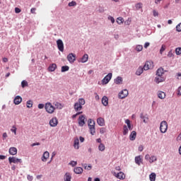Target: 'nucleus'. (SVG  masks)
Instances as JSON below:
<instances>
[{
  "label": "nucleus",
  "instance_id": "1",
  "mask_svg": "<svg viewBox=\"0 0 181 181\" xmlns=\"http://www.w3.org/2000/svg\"><path fill=\"white\" fill-rule=\"evenodd\" d=\"M165 71H163V69H158L156 71V77L154 79V81L159 84V83H163V81H165V78L162 77L163 76V74Z\"/></svg>",
  "mask_w": 181,
  "mask_h": 181
},
{
  "label": "nucleus",
  "instance_id": "2",
  "mask_svg": "<svg viewBox=\"0 0 181 181\" xmlns=\"http://www.w3.org/2000/svg\"><path fill=\"white\" fill-rule=\"evenodd\" d=\"M84 104H86V100H84V98H79L78 102L74 104V108L75 111H81Z\"/></svg>",
  "mask_w": 181,
  "mask_h": 181
},
{
  "label": "nucleus",
  "instance_id": "3",
  "mask_svg": "<svg viewBox=\"0 0 181 181\" xmlns=\"http://www.w3.org/2000/svg\"><path fill=\"white\" fill-rule=\"evenodd\" d=\"M45 109L48 114H53L54 112V110H56V107L52 105L50 103H45Z\"/></svg>",
  "mask_w": 181,
  "mask_h": 181
},
{
  "label": "nucleus",
  "instance_id": "4",
  "mask_svg": "<svg viewBox=\"0 0 181 181\" xmlns=\"http://www.w3.org/2000/svg\"><path fill=\"white\" fill-rule=\"evenodd\" d=\"M160 131L161 134L166 133L168 131V122L166 121H162L160 125Z\"/></svg>",
  "mask_w": 181,
  "mask_h": 181
},
{
  "label": "nucleus",
  "instance_id": "5",
  "mask_svg": "<svg viewBox=\"0 0 181 181\" xmlns=\"http://www.w3.org/2000/svg\"><path fill=\"white\" fill-rule=\"evenodd\" d=\"M111 78H112V74L110 73L102 80V84H108Z\"/></svg>",
  "mask_w": 181,
  "mask_h": 181
},
{
  "label": "nucleus",
  "instance_id": "6",
  "mask_svg": "<svg viewBox=\"0 0 181 181\" xmlns=\"http://www.w3.org/2000/svg\"><path fill=\"white\" fill-rule=\"evenodd\" d=\"M8 162L9 163H22V159L16 158V157H9Z\"/></svg>",
  "mask_w": 181,
  "mask_h": 181
},
{
  "label": "nucleus",
  "instance_id": "7",
  "mask_svg": "<svg viewBox=\"0 0 181 181\" xmlns=\"http://www.w3.org/2000/svg\"><path fill=\"white\" fill-rule=\"evenodd\" d=\"M57 47L59 52H64V44L62 40H58L57 41Z\"/></svg>",
  "mask_w": 181,
  "mask_h": 181
},
{
  "label": "nucleus",
  "instance_id": "8",
  "mask_svg": "<svg viewBox=\"0 0 181 181\" xmlns=\"http://www.w3.org/2000/svg\"><path fill=\"white\" fill-rule=\"evenodd\" d=\"M78 121L79 127H84V124H86V116L85 115L79 116Z\"/></svg>",
  "mask_w": 181,
  "mask_h": 181
},
{
  "label": "nucleus",
  "instance_id": "9",
  "mask_svg": "<svg viewBox=\"0 0 181 181\" xmlns=\"http://www.w3.org/2000/svg\"><path fill=\"white\" fill-rule=\"evenodd\" d=\"M58 124H59V120L57 119V117H52L49 120L50 127H57Z\"/></svg>",
  "mask_w": 181,
  "mask_h": 181
},
{
  "label": "nucleus",
  "instance_id": "10",
  "mask_svg": "<svg viewBox=\"0 0 181 181\" xmlns=\"http://www.w3.org/2000/svg\"><path fill=\"white\" fill-rule=\"evenodd\" d=\"M114 176L117 177V179H119L120 180H124L125 179V174L122 172H119V173H113Z\"/></svg>",
  "mask_w": 181,
  "mask_h": 181
},
{
  "label": "nucleus",
  "instance_id": "11",
  "mask_svg": "<svg viewBox=\"0 0 181 181\" xmlns=\"http://www.w3.org/2000/svg\"><path fill=\"white\" fill-rule=\"evenodd\" d=\"M128 90L124 89L119 93V98H120L122 100L124 98H126V97H128Z\"/></svg>",
  "mask_w": 181,
  "mask_h": 181
},
{
  "label": "nucleus",
  "instance_id": "12",
  "mask_svg": "<svg viewBox=\"0 0 181 181\" xmlns=\"http://www.w3.org/2000/svg\"><path fill=\"white\" fill-rule=\"evenodd\" d=\"M153 62L152 61H147L146 62L145 64L144 65L143 69H153Z\"/></svg>",
  "mask_w": 181,
  "mask_h": 181
},
{
  "label": "nucleus",
  "instance_id": "13",
  "mask_svg": "<svg viewBox=\"0 0 181 181\" xmlns=\"http://www.w3.org/2000/svg\"><path fill=\"white\" fill-rule=\"evenodd\" d=\"M67 59L69 63H74L76 62V54L73 53L68 54Z\"/></svg>",
  "mask_w": 181,
  "mask_h": 181
},
{
  "label": "nucleus",
  "instance_id": "14",
  "mask_svg": "<svg viewBox=\"0 0 181 181\" xmlns=\"http://www.w3.org/2000/svg\"><path fill=\"white\" fill-rule=\"evenodd\" d=\"M13 103L16 105H19L22 103V98L19 95L16 96L13 100Z\"/></svg>",
  "mask_w": 181,
  "mask_h": 181
},
{
  "label": "nucleus",
  "instance_id": "15",
  "mask_svg": "<svg viewBox=\"0 0 181 181\" xmlns=\"http://www.w3.org/2000/svg\"><path fill=\"white\" fill-rule=\"evenodd\" d=\"M49 153H48V151H45L44 152L42 156V162H47V159H49Z\"/></svg>",
  "mask_w": 181,
  "mask_h": 181
},
{
  "label": "nucleus",
  "instance_id": "16",
  "mask_svg": "<svg viewBox=\"0 0 181 181\" xmlns=\"http://www.w3.org/2000/svg\"><path fill=\"white\" fill-rule=\"evenodd\" d=\"M142 156H139L135 157V163L139 166H141V163H142Z\"/></svg>",
  "mask_w": 181,
  "mask_h": 181
},
{
  "label": "nucleus",
  "instance_id": "17",
  "mask_svg": "<svg viewBox=\"0 0 181 181\" xmlns=\"http://www.w3.org/2000/svg\"><path fill=\"white\" fill-rule=\"evenodd\" d=\"M97 122L100 125V127H104V125H105V121L103 117L98 118Z\"/></svg>",
  "mask_w": 181,
  "mask_h": 181
},
{
  "label": "nucleus",
  "instance_id": "18",
  "mask_svg": "<svg viewBox=\"0 0 181 181\" xmlns=\"http://www.w3.org/2000/svg\"><path fill=\"white\" fill-rule=\"evenodd\" d=\"M88 61V54H85L80 59L79 62L81 63H86Z\"/></svg>",
  "mask_w": 181,
  "mask_h": 181
},
{
  "label": "nucleus",
  "instance_id": "19",
  "mask_svg": "<svg viewBox=\"0 0 181 181\" xmlns=\"http://www.w3.org/2000/svg\"><path fill=\"white\" fill-rule=\"evenodd\" d=\"M74 171L76 175H81V173H83V168L76 167L74 169Z\"/></svg>",
  "mask_w": 181,
  "mask_h": 181
},
{
  "label": "nucleus",
  "instance_id": "20",
  "mask_svg": "<svg viewBox=\"0 0 181 181\" xmlns=\"http://www.w3.org/2000/svg\"><path fill=\"white\" fill-rule=\"evenodd\" d=\"M10 155H16L18 153V149L15 147H11L9 148Z\"/></svg>",
  "mask_w": 181,
  "mask_h": 181
},
{
  "label": "nucleus",
  "instance_id": "21",
  "mask_svg": "<svg viewBox=\"0 0 181 181\" xmlns=\"http://www.w3.org/2000/svg\"><path fill=\"white\" fill-rule=\"evenodd\" d=\"M129 139L130 141H135V139H136V132H132L131 134L129 135Z\"/></svg>",
  "mask_w": 181,
  "mask_h": 181
},
{
  "label": "nucleus",
  "instance_id": "22",
  "mask_svg": "<svg viewBox=\"0 0 181 181\" xmlns=\"http://www.w3.org/2000/svg\"><path fill=\"white\" fill-rule=\"evenodd\" d=\"M158 98H160V100H163L166 97V93H165L163 91H158Z\"/></svg>",
  "mask_w": 181,
  "mask_h": 181
},
{
  "label": "nucleus",
  "instance_id": "23",
  "mask_svg": "<svg viewBox=\"0 0 181 181\" xmlns=\"http://www.w3.org/2000/svg\"><path fill=\"white\" fill-rule=\"evenodd\" d=\"M55 108H57V110H62L63 108V105H62V103H59V102H55L53 103Z\"/></svg>",
  "mask_w": 181,
  "mask_h": 181
},
{
  "label": "nucleus",
  "instance_id": "24",
  "mask_svg": "<svg viewBox=\"0 0 181 181\" xmlns=\"http://www.w3.org/2000/svg\"><path fill=\"white\" fill-rule=\"evenodd\" d=\"M102 104L105 106L107 107V105H108V98H107V96H104L102 98Z\"/></svg>",
  "mask_w": 181,
  "mask_h": 181
},
{
  "label": "nucleus",
  "instance_id": "25",
  "mask_svg": "<svg viewBox=\"0 0 181 181\" xmlns=\"http://www.w3.org/2000/svg\"><path fill=\"white\" fill-rule=\"evenodd\" d=\"M74 147L75 149H78L80 148L78 138L75 139L74 143Z\"/></svg>",
  "mask_w": 181,
  "mask_h": 181
},
{
  "label": "nucleus",
  "instance_id": "26",
  "mask_svg": "<svg viewBox=\"0 0 181 181\" xmlns=\"http://www.w3.org/2000/svg\"><path fill=\"white\" fill-rule=\"evenodd\" d=\"M125 124H127V127L129 129V130L132 131L133 127H132V126H131V121H129V119H127L125 120Z\"/></svg>",
  "mask_w": 181,
  "mask_h": 181
},
{
  "label": "nucleus",
  "instance_id": "27",
  "mask_svg": "<svg viewBox=\"0 0 181 181\" xmlns=\"http://www.w3.org/2000/svg\"><path fill=\"white\" fill-rule=\"evenodd\" d=\"M88 127H95V122H94V120H93L91 119H89L88 120Z\"/></svg>",
  "mask_w": 181,
  "mask_h": 181
},
{
  "label": "nucleus",
  "instance_id": "28",
  "mask_svg": "<svg viewBox=\"0 0 181 181\" xmlns=\"http://www.w3.org/2000/svg\"><path fill=\"white\" fill-rule=\"evenodd\" d=\"M115 84H122V77L118 76L115 79Z\"/></svg>",
  "mask_w": 181,
  "mask_h": 181
},
{
  "label": "nucleus",
  "instance_id": "29",
  "mask_svg": "<svg viewBox=\"0 0 181 181\" xmlns=\"http://www.w3.org/2000/svg\"><path fill=\"white\" fill-rule=\"evenodd\" d=\"M149 179L151 181H156V174L155 173H152L149 175Z\"/></svg>",
  "mask_w": 181,
  "mask_h": 181
},
{
  "label": "nucleus",
  "instance_id": "30",
  "mask_svg": "<svg viewBox=\"0 0 181 181\" xmlns=\"http://www.w3.org/2000/svg\"><path fill=\"white\" fill-rule=\"evenodd\" d=\"M64 180L65 181H71V175H70V173H66L64 175Z\"/></svg>",
  "mask_w": 181,
  "mask_h": 181
},
{
  "label": "nucleus",
  "instance_id": "31",
  "mask_svg": "<svg viewBox=\"0 0 181 181\" xmlns=\"http://www.w3.org/2000/svg\"><path fill=\"white\" fill-rule=\"evenodd\" d=\"M98 149L99 151H100L101 152H104V151H105V145H104L103 144H100L98 146Z\"/></svg>",
  "mask_w": 181,
  "mask_h": 181
},
{
  "label": "nucleus",
  "instance_id": "32",
  "mask_svg": "<svg viewBox=\"0 0 181 181\" xmlns=\"http://www.w3.org/2000/svg\"><path fill=\"white\" fill-rule=\"evenodd\" d=\"M156 160H158V158H156V156H152L150 158L149 163H153V162H156Z\"/></svg>",
  "mask_w": 181,
  "mask_h": 181
},
{
  "label": "nucleus",
  "instance_id": "33",
  "mask_svg": "<svg viewBox=\"0 0 181 181\" xmlns=\"http://www.w3.org/2000/svg\"><path fill=\"white\" fill-rule=\"evenodd\" d=\"M89 129L91 135H94V134H95V126L89 127Z\"/></svg>",
  "mask_w": 181,
  "mask_h": 181
},
{
  "label": "nucleus",
  "instance_id": "34",
  "mask_svg": "<svg viewBox=\"0 0 181 181\" xmlns=\"http://www.w3.org/2000/svg\"><path fill=\"white\" fill-rule=\"evenodd\" d=\"M33 107V101L28 100L27 101V108H32Z\"/></svg>",
  "mask_w": 181,
  "mask_h": 181
},
{
  "label": "nucleus",
  "instance_id": "35",
  "mask_svg": "<svg viewBox=\"0 0 181 181\" xmlns=\"http://www.w3.org/2000/svg\"><path fill=\"white\" fill-rule=\"evenodd\" d=\"M141 119H143L144 122L146 124L148 122V117L144 116V114H141Z\"/></svg>",
  "mask_w": 181,
  "mask_h": 181
},
{
  "label": "nucleus",
  "instance_id": "36",
  "mask_svg": "<svg viewBox=\"0 0 181 181\" xmlns=\"http://www.w3.org/2000/svg\"><path fill=\"white\" fill-rule=\"evenodd\" d=\"M83 168L86 170H91V165H87V164H83Z\"/></svg>",
  "mask_w": 181,
  "mask_h": 181
},
{
  "label": "nucleus",
  "instance_id": "37",
  "mask_svg": "<svg viewBox=\"0 0 181 181\" xmlns=\"http://www.w3.org/2000/svg\"><path fill=\"white\" fill-rule=\"evenodd\" d=\"M128 127L127 125H124L123 127V135H127L128 134Z\"/></svg>",
  "mask_w": 181,
  "mask_h": 181
},
{
  "label": "nucleus",
  "instance_id": "38",
  "mask_svg": "<svg viewBox=\"0 0 181 181\" xmlns=\"http://www.w3.org/2000/svg\"><path fill=\"white\" fill-rule=\"evenodd\" d=\"M144 73V69H138L136 71V76H141Z\"/></svg>",
  "mask_w": 181,
  "mask_h": 181
},
{
  "label": "nucleus",
  "instance_id": "39",
  "mask_svg": "<svg viewBox=\"0 0 181 181\" xmlns=\"http://www.w3.org/2000/svg\"><path fill=\"white\" fill-rule=\"evenodd\" d=\"M135 6H136V9L137 11H139V9H141V8H142V6H143V4H142V3H138V4H136L135 5Z\"/></svg>",
  "mask_w": 181,
  "mask_h": 181
},
{
  "label": "nucleus",
  "instance_id": "40",
  "mask_svg": "<svg viewBox=\"0 0 181 181\" xmlns=\"http://www.w3.org/2000/svg\"><path fill=\"white\" fill-rule=\"evenodd\" d=\"M175 53L177 56H180L181 54V47H177L175 49Z\"/></svg>",
  "mask_w": 181,
  "mask_h": 181
},
{
  "label": "nucleus",
  "instance_id": "41",
  "mask_svg": "<svg viewBox=\"0 0 181 181\" xmlns=\"http://www.w3.org/2000/svg\"><path fill=\"white\" fill-rule=\"evenodd\" d=\"M144 47L142 45H137L136 47V52H142Z\"/></svg>",
  "mask_w": 181,
  "mask_h": 181
},
{
  "label": "nucleus",
  "instance_id": "42",
  "mask_svg": "<svg viewBox=\"0 0 181 181\" xmlns=\"http://www.w3.org/2000/svg\"><path fill=\"white\" fill-rule=\"evenodd\" d=\"M21 87H23V88H25V87H28V81H23L21 82Z\"/></svg>",
  "mask_w": 181,
  "mask_h": 181
},
{
  "label": "nucleus",
  "instance_id": "43",
  "mask_svg": "<svg viewBox=\"0 0 181 181\" xmlns=\"http://www.w3.org/2000/svg\"><path fill=\"white\" fill-rule=\"evenodd\" d=\"M18 129L16 128V126L13 125L12 127V129H11V132H13L14 135H16V130Z\"/></svg>",
  "mask_w": 181,
  "mask_h": 181
},
{
  "label": "nucleus",
  "instance_id": "44",
  "mask_svg": "<svg viewBox=\"0 0 181 181\" xmlns=\"http://www.w3.org/2000/svg\"><path fill=\"white\" fill-rule=\"evenodd\" d=\"M165 49H166V47L165 45H162V47L160 49V54H162V53H163V52H165Z\"/></svg>",
  "mask_w": 181,
  "mask_h": 181
},
{
  "label": "nucleus",
  "instance_id": "45",
  "mask_svg": "<svg viewBox=\"0 0 181 181\" xmlns=\"http://www.w3.org/2000/svg\"><path fill=\"white\" fill-rule=\"evenodd\" d=\"M107 129H105V127H102L100 129V134H105Z\"/></svg>",
  "mask_w": 181,
  "mask_h": 181
},
{
  "label": "nucleus",
  "instance_id": "46",
  "mask_svg": "<svg viewBox=\"0 0 181 181\" xmlns=\"http://www.w3.org/2000/svg\"><path fill=\"white\" fill-rule=\"evenodd\" d=\"M122 21H124V19L122 18H121V17H119L118 18H117V23L119 24V25H121V23H122Z\"/></svg>",
  "mask_w": 181,
  "mask_h": 181
},
{
  "label": "nucleus",
  "instance_id": "47",
  "mask_svg": "<svg viewBox=\"0 0 181 181\" xmlns=\"http://www.w3.org/2000/svg\"><path fill=\"white\" fill-rule=\"evenodd\" d=\"M153 15L155 18H156V16H159V13L158 11H156V10H153Z\"/></svg>",
  "mask_w": 181,
  "mask_h": 181
},
{
  "label": "nucleus",
  "instance_id": "48",
  "mask_svg": "<svg viewBox=\"0 0 181 181\" xmlns=\"http://www.w3.org/2000/svg\"><path fill=\"white\" fill-rule=\"evenodd\" d=\"M176 30L177 32H181V23L176 26Z\"/></svg>",
  "mask_w": 181,
  "mask_h": 181
},
{
  "label": "nucleus",
  "instance_id": "49",
  "mask_svg": "<svg viewBox=\"0 0 181 181\" xmlns=\"http://www.w3.org/2000/svg\"><path fill=\"white\" fill-rule=\"evenodd\" d=\"M76 5H77V3H76V1H71L69 3V6H76Z\"/></svg>",
  "mask_w": 181,
  "mask_h": 181
},
{
  "label": "nucleus",
  "instance_id": "50",
  "mask_svg": "<svg viewBox=\"0 0 181 181\" xmlns=\"http://www.w3.org/2000/svg\"><path fill=\"white\" fill-rule=\"evenodd\" d=\"M48 69H57V65H56V64H52L48 67Z\"/></svg>",
  "mask_w": 181,
  "mask_h": 181
},
{
  "label": "nucleus",
  "instance_id": "51",
  "mask_svg": "<svg viewBox=\"0 0 181 181\" xmlns=\"http://www.w3.org/2000/svg\"><path fill=\"white\" fill-rule=\"evenodd\" d=\"M69 165H71V166H76L77 165V161H71L69 163Z\"/></svg>",
  "mask_w": 181,
  "mask_h": 181
},
{
  "label": "nucleus",
  "instance_id": "52",
  "mask_svg": "<svg viewBox=\"0 0 181 181\" xmlns=\"http://www.w3.org/2000/svg\"><path fill=\"white\" fill-rule=\"evenodd\" d=\"M167 56H168V57H173V52H172V50L168 52V54Z\"/></svg>",
  "mask_w": 181,
  "mask_h": 181
},
{
  "label": "nucleus",
  "instance_id": "53",
  "mask_svg": "<svg viewBox=\"0 0 181 181\" xmlns=\"http://www.w3.org/2000/svg\"><path fill=\"white\" fill-rule=\"evenodd\" d=\"M21 11H22L21 10V8H18V7H16V8H15V12H16V13H21Z\"/></svg>",
  "mask_w": 181,
  "mask_h": 181
},
{
  "label": "nucleus",
  "instance_id": "54",
  "mask_svg": "<svg viewBox=\"0 0 181 181\" xmlns=\"http://www.w3.org/2000/svg\"><path fill=\"white\" fill-rule=\"evenodd\" d=\"M27 179H28V180H29V181H32V180H33V177L32 175H28L27 176Z\"/></svg>",
  "mask_w": 181,
  "mask_h": 181
},
{
  "label": "nucleus",
  "instance_id": "55",
  "mask_svg": "<svg viewBox=\"0 0 181 181\" xmlns=\"http://www.w3.org/2000/svg\"><path fill=\"white\" fill-rule=\"evenodd\" d=\"M80 114H83V112H77L76 114H75V115H74L72 116V118H73V119L76 118V117H77V115H80Z\"/></svg>",
  "mask_w": 181,
  "mask_h": 181
},
{
  "label": "nucleus",
  "instance_id": "56",
  "mask_svg": "<svg viewBox=\"0 0 181 181\" xmlns=\"http://www.w3.org/2000/svg\"><path fill=\"white\" fill-rule=\"evenodd\" d=\"M38 108H39L40 110H42V109L45 108V105H44V104H42V103H40V104L38 105Z\"/></svg>",
  "mask_w": 181,
  "mask_h": 181
},
{
  "label": "nucleus",
  "instance_id": "57",
  "mask_svg": "<svg viewBox=\"0 0 181 181\" xmlns=\"http://www.w3.org/2000/svg\"><path fill=\"white\" fill-rule=\"evenodd\" d=\"M145 160H151V156H149V154H146L145 156Z\"/></svg>",
  "mask_w": 181,
  "mask_h": 181
},
{
  "label": "nucleus",
  "instance_id": "58",
  "mask_svg": "<svg viewBox=\"0 0 181 181\" xmlns=\"http://www.w3.org/2000/svg\"><path fill=\"white\" fill-rule=\"evenodd\" d=\"M30 12H31V13L35 14L36 13V8H32L30 9Z\"/></svg>",
  "mask_w": 181,
  "mask_h": 181
},
{
  "label": "nucleus",
  "instance_id": "59",
  "mask_svg": "<svg viewBox=\"0 0 181 181\" xmlns=\"http://www.w3.org/2000/svg\"><path fill=\"white\" fill-rule=\"evenodd\" d=\"M39 145H40V143L37 142V143H33V144H31V146H39Z\"/></svg>",
  "mask_w": 181,
  "mask_h": 181
},
{
  "label": "nucleus",
  "instance_id": "60",
  "mask_svg": "<svg viewBox=\"0 0 181 181\" xmlns=\"http://www.w3.org/2000/svg\"><path fill=\"white\" fill-rule=\"evenodd\" d=\"M177 95H181V86H180L177 89Z\"/></svg>",
  "mask_w": 181,
  "mask_h": 181
},
{
  "label": "nucleus",
  "instance_id": "61",
  "mask_svg": "<svg viewBox=\"0 0 181 181\" xmlns=\"http://www.w3.org/2000/svg\"><path fill=\"white\" fill-rule=\"evenodd\" d=\"M149 45H150L149 42H146V43L144 44V48H145V49H147L148 47H149Z\"/></svg>",
  "mask_w": 181,
  "mask_h": 181
},
{
  "label": "nucleus",
  "instance_id": "62",
  "mask_svg": "<svg viewBox=\"0 0 181 181\" xmlns=\"http://www.w3.org/2000/svg\"><path fill=\"white\" fill-rule=\"evenodd\" d=\"M139 152H142V151H144V146H140L139 147Z\"/></svg>",
  "mask_w": 181,
  "mask_h": 181
},
{
  "label": "nucleus",
  "instance_id": "63",
  "mask_svg": "<svg viewBox=\"0 0 181 181\" xmlns=\"http://www.w3.org/2000/svg\"><path fill=\"white\" fill-rule=\"evenodd\" d=\"M6 138H8V134H6V132L3 134V139H5Z\"/></svg>",
  "mask_w": 181,
  "mask_h": 181
},
{
  "label": "nucleus",
  "instance_id": "64",
  "mask_svg": "<svg viewBox=\"0 0 181 181\" xmlns=\"http://www.w3.org/2000/svg\"><path fill=\"white\" fill-rule=\"evenodd\" d=\"M177 141H181V132L177 137Z\"/></svg>",
  "mask_w": 181,
  "mask_h": 181
}]
</instances>
